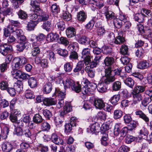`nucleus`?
Returning a JSON list of instances; mask_svg holds the SVG:
<instances>
[{"label":"nucleus","instance_id":"obj_1","mask_svg":"<svg viewBox=\"0 0 152 152\" xmlns=\"http://www.w3.org/2000/svg\"><path fill=\"white\" fill-rule=\"evenodd\" d=\"M113 71V67L110 66L105 69V75L103 76V80L107 84L114 81L115 80Z\"/></svg>","mask_w":152,"mask_h":152},{"label":"nucleus","instance_id":"obj_2","mask_svg":"<svg viewBox=\"0 0 152 152\" xmlns=\"http://www.w3.org/2000/svg\"><path fill=\"white\" fill-rule=\"evenodd\" d=\"M27 62L26 59L24 57H16L14 58L13 61V71L18 70L22 65L25 64Z\"/></svg>","mask_w":152,"mask_h":152},{"label":"nucleus","instance_id":"obj_3","mask_svg":"<svg viewBox=\"0 0 152 152\" xmlns=\"http://www.w3.org/2000/svg\"><path fill=\"white\" fill-rule=\"evenodd\" d=\"M90 49L88 48H84L82 52L81 58L84 61L86 65L88 64L89 63L92 59L93 56L91 53Z\"/></svg>","mask_w":152,"mask_h":152},{"label":"nucleus","instance_id":"obj_4","mask_svg":"<svg viewBox=\"0 0 152 152\" xmlns=\"http://www.w3.org/2000/svg\"><path fill=\"white\" fill-rule=\"evenodd\" d=\"M35 12L36 13H33L30 16V18L32 20H35L37 18V20L35 21L38 23L47 20L49 18V15L43 12V11H42V15H43V16L42 15H39L38 12Z\"/></svg>","mask_w":152,"mask_h":152},{"label":"nucleus","instance_id":"obj_5","mask_svg":"<svg viewBox=\"0 0 152 152\" xmlns=\"http://www.w3.org/2000/svg\"><path fill=\"white\" fill-rule=\"evenodd\" d=\"M12 50V46L7 44L0 45V53L4 56H6Z\"/></svg>","mask_w":152,"mask_h":152},{"label":"nucleus","instance_id":"obj_6","mask_svg":"<svg viewBox=\"0 0 152 152\" xmlns=\"http://www.w3.org/2000/svg\"><path fill=\"white\" fill-rule=\"evenodd\" d=\"M30 4L32 7V9L34 12H38L39 15H42V10L41 9L39 3L36 0H31Z\"/></svg>","mask_w":152,"mask_h":152},{"label":"nucleus","instance_id":"obj_7","mask_svg":"<svg viewBox=\"0 0 152 152\" xmlns=\"http://www.w3.org/2000/svg\"><path fill=\"white\" fill-rule=\"evenodd\" d=\"M11 72L13 75H15V76L23 80L27 79L29 77V75L20 70L12 71Z\"/></svg>","mask_w":152,"mask_h":152},{"label":"nucleus","instance_id":"obj_8","mask_svg":"<svg viewBox=\"0 0 152 152\" xmlns=\"http://www.w3.org/2000/svg\"><path fill=\"white\" fill-rule=\"evenodd\" d=\"M68 84V87H71L72 90H74L76 92L79 93L80 90V85L75 84L74 81L71 79H69L67 80V85ZM68 87H67V88Z\"/></svg>","mask_w":152,"mask_h":152},{"label":"nucleus","instance_id":"obj_9","mask_svg":"<svg viewBox=\"0 0 152 152\" xmlns=\"http://www.w3.org/2000/svg\"><path fill=\"white\" fill-rule=\"evenodd\" d=\"M132 94L134 104L139 102L142 100L143 99V96L142 94L137 91L132 90Z\"/></svg>","mask_w":152,"mask_h":152},{"label":"nucleus","instance_id":"obj_10","mask_svg":"<svg viewBox=\"0 0 152 152\" xmlns=\"http://www.w3.org/2000/svg\"><path fill=\"white\" fill-rule=\"evenodd\" d=\"M43 103L46 106H49L55 104L56 102L54 99L51 97L45 98L43 100Z\"/></svg>","mask_w":152,"mask_h":152},{"label":"nucleus","instance_id":"obj_11","mask_svg":"<svg viewBox=\"0 0 152 152\" xmlns=\"http://www.w3.org/2000/svg\"><path fill=\"white\" fill-rule=\"evenodd\" d=\"M123 79L125 84L129 87L133 88L134 85V81L130 77L126 78L125 76H123Z\"/></svg>","mask_w":152,"mask_h":152},{"label":"nucleus","instance_id":"obj_12","mask_svg":"<svg viewBox=\"0 0 152 152\" xmlns=\"http://www.w3.org/2000/svg\"><path fill=\"white\" fill-rule=\"evenodd\" d=\"M152 66V59L151 60L150 64L146 60L140 62L138 65V67L140 69H145L149 66Z\"/></svg>","mask_w":152,"mask_h":152},{"label":"nucleus","instance_id":"obj_13","mask_svg":"<svg viewBox=\"0 0 152 152\" xmlns=\"http://www.w3.org/2000/svg\"><path fill=\"white\" fill-rule=\"evenodd\" d=\"M148 85L147 84H140L137 85L133 90L139 93L144 92L147 88Z\"/></svg>","mask_w":152,"mask_h":152},{"label":"nucleus","instance_id":"obj_14","mask_svg":"<svg viewBox=\"0 0 152 152\" xmlns=\"http://www.w3.org/2000/svg\"><path fill=\"white\" fill-rule=\"evenodd\" d=\"M94 105L97 109H101L105 106L104 103L102 99H95L94 100Z\"/></svg>","mask_w":152,"mask_h":152},{"label":"nucleus","instance_id":"obj_15","mask_svg":"<svg viewBox=\"0 0 152 152\" xmlns=\"http://www.w3.org/2000/svg\"><path fill=\"white\" fill-rule=\"evenodd\" d=\"M107 85L104 82L99 83L96 86L99 92L103 93L107 91Z\"/></svg>","mask_w":152,"mask_h":152},{"label":"nucleus","instance_id":"obj_16","mask_svg":"<svg viewBox=\"0 0 152 152\" xmlns=\"http://www.w3.org/2000/svg\"><path fill=\"white\" fill-rule=\"evenodd\" d=\"M59 38V36L56 33H51L47 35V39L50 42L57 41Z\"/></svg>","mask_w":152,"mask_h":152},{"label":"nucleus","instance_id":"obj_17","mask_svg":"<svg viewBox=\"0 0 152 152\" xmlns=\"http://www.w3.org/2000/svg\"><path fill=\"white\" fill-rule=\"evenodd\" d=\"M81 85H80V91H81L82 93L84 95L89 94H90V92L92 91L95 88H94L93 86H92V88L90 86H85L82 88H81Z\"/></svg>","mask_w":152,"mask_h":152},{"label":"nucleus","instance_id":"obj_18","mask_svg":"<svg viewBox=\"0 0 152 152\" xmlns=\"http://www.w3.org/2000/svg\"><path fill=\"white\" fill-rule=\"evenodd\" d=\"M135 113L136 115L138 116L140 118L142 119L145 122H148L149 121L148 118L141 110H136Z\"/></svg>","mask_w":152,"mask_h":152},{"label":"nucleus","instance_id":"obj_19","mask_svg":"<svg viewBox=\"0 0 152 152\" xmlns=\"http://www.w3.org/2000/svg\"><path fill=\"white\" fill-rule=\"evenodd\" d=\"M104 62L106 66L113 67V65L114 62V59L111 57H107L104 59Z\"/></svg>","mask_w":152,"mask_h":152},{"label":"nucleus","instance_id":"obj_20","mask_svg":"<svg viewBox=\"0 0 152 152\" xmlns=\"http://www.w3.org/2000/svg\"><path fill=\"white\" fill-rule=\"evenodd\" d=\"M86 18V14L84 11H81L78 13L77 18L79 21L83 22L85 21Z\"/></svg>","mask_w":152,"mask_h":152},{"label":"nucleus","instance_id":"obj_21","mask_svg":"<svg viewBox=\"0 0 152 152\" xmlns=\"http://www.w3.org/2000/svg\"><path fill=\"white\" fill-rule=\"evenodd\" d=\"M101 129L99 124L97 123H95L92 124L90 130L92 133L99 132Z\"/></svg>","mask_w":152,"mask_h":152},{"label":"nucleus","instance_id":"obj_22","mask_svg":"<svg viewBox=\"0 0 152 152\" xmlns=\"http://www.w3.org/2000/svg\"><path fill=\"white\" fill-rule=\"evenodd\" d=\"M52 89V85L51 83L48 82L45 84L43 87V91L44 93H49Z\"/></svg>","mask_w":152,"mask_h":152},{"label":"nucleus","instance_id":"obj_23","mask_svg":"<svg viewBox=\"0 0 152 152\" xmlns=\"http://www.w3.org/2000/svg\"><path fill=\"white\" fill-rule=\"evenodd\" d=\"M51 139L52 142L56 144L59 145L60 144L62 145L63 144V140H60V139L58 138L57 134L55 133H53L52 134Z\"/></svg>","mask_w":152,"mask_h":152},{"label":"nucleus","instance_id":"obj_24","mask_svg":"<svg viewBox=\"0 0 152 152\" xmlns=\"http://www.w3.org/2000/svg\"><path fill=\"white\" fill-rule=\"evenodd\" d=\"M44 119L42 118V116L39 114H35L33 117V121L34 123L37 124H39L42 123Z\"/></svg>","mask_w":152,"mask_h":152},{"label":"nucleus","instance_id":"obj_25","mask_svg":"<svg viewBox=\"0 0 152 152\" xmlns=\"http://www.w3.org/2000/svg\"><path fill=\"white\" fill-rule=\"evenodd\" d=\"M2 148L5 152H9L12 148V146L11 144L9 142H7L4 143L2 146Z\"/></svg>","mask_w":152,"mask_h":152},{"label":"nucleus","instance_id":"obj_26","mask_svg":"<svg viewBox=\"0 0 152 152\" xmlns=\"http://www.w3.org/2000/svg\"><path fill=\"white\" fill-rule=\"evenodd\" d=\"M125 41L124 38L118 34V36L115 38L114 43L116 44L120 45L124 43Z\"/></svg>","mask_w":152,"mask_h":152},{"label":"nucleus","instance_id":"obj_27","mask_svg":"<svg viewBox=\"0 0 152 152\" xmlns=\"http://www.w3.org/2000/svg\"><path fill=\"white\" fill-rule=\"evenodd\" d=\"M76 31L75 29L72 27H69L67 28V37L71 38L75 35Z\"/></svg>","mask_w":152,"mask_h":152},{"label":"nucleus","instance_id":"obj_28","mask_svg":"<svg viewBox=\"0 0 152 152\" xmlns=\"http://www.w3.org/2000/svg\"><path fill=\"white\" fill-rule=\"evenodd\" d=\"M85 70L88 74V76L91 78H93L95 76V71L91 69L88 66H87L85 69Z\"/></svg>","mask_w":152,"mask_h":152},{"label":"nucleus","instance_id":"obj_29","mask_svg":"<svg viewBox=\"0 0 152 152\" xmlns=\"http://www.w3.org/2000/svg\"><path fill=\"white\" fill-rule=\"evenodd\" d=\"M123 115L122 111L120 109L115 110L113 112V118L115 119L120 118Z\"/></svg>","mask_w":152,"mask_h":152},{"label":"nucleus","instance_id":"obj_30","mask_svg":"<svg viewBox=\"0 0 152 152\" xmlns=\"http://www.w3.org/2000/svg\"><path fill=\"white\" fill-rule=\"evenodd\" d=\"M29 86L31 88L35 87L37 86V81L35 78L34 77H31L29 78L28 81Z\"/></svg>","mask_w":152,"mask_h":152},{"label":"nucleus","instance_id":"obj_31","mask_svg":"<svg viewBox=\"0 0 152 152\" xmlns=\"http://www.w3.org/2000/svg\"><path fill=\"white\" fill-rule=\"evenodd\" d=\"M14 87L15 88L16 91L20 93L23 90V83L21 81L18 82L17 83H15Z\"/></svg>","mask_w":152,"mask_h":152},{"label":"nucleus","instance_id":"obj_32","mask_svg":"<svg viewBox=\"0 0 152 152\" xmlns=\"http://www.w3.org/2000/svg\"><path fill=\"white\" fill-rule=\"evenodd\" d=\"M121 88V83L119 81L114 82L112 85V88L113 91H117L119 90Z\"/></svg>","mask_w":152,"mask_h":152},{"label":"nucleus","instance_id":"obj_33","mask_svg":"<svg viewBox=\"0 0 152 152\" xmlns=\"http://www.w3.org/2000/svg\"><path fill=\"white\" fill-rule=\"evenodd\" d=\"M55 94L56 96H58L59 99L61 100H63L65 98L66 94L65 91L64 92H62L56 89Z\"/></svg>","mask_w":152,"mask_h":152},{"label":"nucleus","instance_id":"obj_34","mask_svg":"<svg viewBox=\"0 0 152 152\" xmlns=\"http://www.w3.org/2000/svg\"><path fill=\"white\" fill-rule=\"evenodd\" d=\"M135 20L139 23L143 22L144 17V15H142L141 12L136 14L134 16Z\"/></svg>","mask_w":152,"mask_h":152},{"label":"nucleus","instance_id":"obj_35","mask_svg":"<svg viewBox=\"0 0 152 152\" xmlns=\"http://www.w3.org/2000/svg\"><path fill=\"white\" fill-rule=\"evenodd\" d=\"M38 23L37 22L33 21H31L28 22L27 25L28 30L29 31L34 30Z\"/></svg>","mask_w":152,"mask_h":152},{"label":"nucleus","instance_id":"obj_36","mask_svg":"<svg viewBox=\"0 0 152 152\" xmlns=\"http://www.w3.org/2000/svg\"><path fill=\"white\" fill-rule=\"evenodd\" d=\"M120 99V95H115L111 97L110 101L113 104L115 105L117 104Z\"/></svg>","mask_w":152,"mask_h":152},{"label":"nucleus","instance_id":"obj_37","mask_svg":"<svg viewBox=\"0 0 152 152\" xmlns=\"http://www.w3.org/2000/svg\"><path fill=\"white\" fill-rule=\"evenodd\" d=\"M9 88L7 81L3 80L0 83V89L2 90H7Z\"/></svg>","mask_w":152,"mask_h":152},{"label":"nucleus","instance_id":"obj_38","mask_svg":"<svg viewBox=\"0 0 152 152\" xmlns=\"http://www.w3.org/2000/svg\"><path fill=\"white\" fill-rule=\"evenodd\" d=\"M106 18L107 20L114 19L115 18L114 13L111 11L108 10L105 13Z\"/></svg>","mask_w":152,"mask_h":152},{"label":"nucleus","instance_id":"obj_39","mask_svg":"<svg viewBox=\"0 0 152 152\" xmlns=\"http://www.w3.org/2000/svg\"><path fill=\"white\" fill-rule=\"evenodd\" d=\"M51 11L53 15L55 16L60 11V9L55 4H53L51 7Z\"/></svg>","mask_w":152,"mask_h":152},{"label":"nucleus","instance_id":"obj_40","mask_svg":"<svg viewBox=\"0 0 152 152\" xmlns=\"http://www.w3.org/2000/svg\"><path fill=\"white\" fill-rule=\"evenodd\" d=\"M89 39L85 36H83L79 40V42L82 44L87 45L88 44Z\"/></svg>","mask_w":152,"mask_h":152},{"label":"nucleus","instance_id":"obj_41","mask_svg":"<svg viewBox=\"0 0 152 152\" xmlns=\"http://www.w3.org/2000/svg\"><path fill=\"white\" fill-rule=\"evenodd\" d=\"M51 24L50 22L48 21L44 22L42 26L44 29L47 31H50L51 27Z\"/></svg>","mask_w":152,"mask_h":152},{"label":"nucleus","instance_id":"obj_42","mask_svg":"<svg viewBox=\"0 0 152 152\" xmlns=\"http://www.w3.org/2000/svg\"><path fill=\"white\" fill-rule=\"evenodd\" d=\"M23 134L28 137L30 138L32 135L31 133L28 128V126H26L23 129Z\"/></svg>","mask_w":152,"mask_h":152},{"label":"nucleus","instance_id":"obj_43","mask_svg":"<svg viewBox=\"0 0 152 152\" xmlns=\"http://www.w3.org/2000/svg\"><path fill=\"white\" fill-rule=\"evenodd\" d=\"M141 12L144 15V18L150 16L152 14V12L150 10L145 8L141 10Z\"/></svg>","mask_w":152,"mask_h":152},{"label":"nucleus","instance_id":"obj_44","mask_svg":"<svg viewBox=\"0 0 152 152\" xmlns=\"http://www.w3.org/2000/svg\"><path fill=\"white\" fill-rule=\"evenodd\" d=\"M24 1V0H12L14 8L16 9L19 7Z\"/></svg>","mask_w":152,"mask_h":152},{"label":"nucleus","instance_id":"obj_45","mask_svg":"<svg viewBox=\"0 0 152 152\" xmlns=\"http://www.w3.org/2000/svg\"><path fill=\"white\" fill-rule=\"evenodd\" d=\"M113 22L115 26L118 28H121L123 24L122 21L116 18H114Z\"/></svg>","mask_w":152,"mask_h":152},{"label":"nucleus","instance_id":"obj_46","mask_svg":"<svg viewBox=\"0 0 152 152\" xmlns=\"http://www.w3.org/2000/svg\"><path fill=\"white\" fill-rule=\"evenodd\" d=\"M25 44L23 42H20L16 45V48L17 50L20 51H22L26 47Z\"/></svg>","mask_w":152,"mask_h":152},{"label":"nucleus","instance_id":"obj_47","mask_svg":"<svg viewBox=\"0 0 152 152\" xmlns=\"http://www.w3.org/2000/svg\"><path fill=\"white\" fill-rule=\"evenodd\" d=\"M41 127L43 131H48L50 128V124L46 121H44L41 124Z\"/></svg>","mask_w":152,"mask_h":152},{"label":"nucleus","instance_id":"obj_48","mask_svg":"<svg viewBox=\"0 0 152 152\" xmlns=\"http://www.w3.org/2000/svg\"><path fill=\"white\" fill-rule=\"evenodd\" d=\"M16 112H15L14 113H12L10 116V120L13 122L15 123L17 121H18L17 120V114L18 113H16Z\"/></svg>","mask_w":152,"mask_h":152},{"label":"nucleus","instance_id":"obj_49","mask_svg":"<svg viewBox=\"0 0 152 152\" xmlns=\"http://www.w3.org/2000/svg\"><path fill=\"white\" fill-rule=\"evenodd\" d=\"M128 48L127 46L122 45L120 49V52L122 54L125 55L127 53Z\"/></svg>","mask_w":152,"mask_h":152},{"label":"nucleus","instance_id":"obj_50","mask_svg":"<svg viewBox=\"0 0 152 152\" xmlns=\"http://www.w3.org/2000/svg\"><path fill=\"white\" fill-rule=\"evenodd\" d=\"M108 139L107 134L104 133L103 134L101 140V143L104 146H106L107 145V141Z\"/></svg>","mask_w":152,"mask_h":152},{"label":"nucleus","instance_id":"obj_51","mask_svg":"<svg viewBox=\"0 0 152 152\" xmlns=\"http://www.w3.org/2000/svg\"><path fill=\"white\" fill-rule=\"evenodd\" d=\"M18 14L19 18L21 19H25L27 16V14L26 12L22 10H20Z\"/></svg>","mask_w":152,"mask_h":152},{"label":"nucleus","instance_id":"obj_52","mask_svg":"<svg viewBox=\"0 0 152 152\" xmlns=\"http://www.w3.org/2000/svg\"><path fill=\"white\" fill-rule=\"evenodd\" d=\"M42 113L44 115L48 118L50 119V118L52 116V114L51 112L48 110L45 109L43 110Z\"/></svg>","mask_w":152,"mask_h":152},{"label":"nucleus","instance_id":"obj_53","mask_svg":"<svg viewBox=\"0 0 152 152\" xmlns=\"http://www.w3.org/2000/svg\"><path fill=\"white\" fill-rule=\"evenodd\" d=\"M135 140L134 137L129 134L126 135L125 138V142L128 144L131 143Z\"/></svg>","mask_w":152,"mask_h":152},{"label":"nucleus","instance_id":"obj_54","mask_svg":"<svg viewBox=\"0 0 152 152\" xmlns=\"http://www.w3.org/2000/svg\"><path fill=\"white\" fill-rule=\"evenodd\" d=\"M58 28L61 31H63L65 28L66 25L65 23L63 21H60L58 22L56 24Z\"/></svg>","mask_w":152,"mask_h":152},{"label":"nucleus","instance_id":"obj_55","mask_svg":"<svg viewBox=\"0 0 152 152\" xmlns=\"http://www.w3.org/2000/svg\"><path fill=\"white\" fill-rule=\"evenodd\" d=\"M25 96L27 99H32L34 98V96L33 94L32 91L30 90H27L26 91Z\"/></svg>","mask_w":152,"mask_h":152},{"label":"nucleus","instance_id":"obj_56","mask_svg":"<svg viewBox=\"0 0 152 152\" xmlns=\"http://www.w3.org/2000/svg\"><path fill=\"white\" fill-rule=\"evenodd\" d=\"M129 123V124L128 126V129L129 131H132L136 127V122L133 120L131 121Z\"/></svg>","mask_w":152,"mask_h":152},{"label":"nucleus","instance_id":"obj_57","mask_svg":"<svg viewBox=\"0 0 152 152\" xmlns=\"http://www.w3.org/2000/svg\"><path fill=\"white\" fill-rule=\"evenodd\" d=\"M114 34L113 32L110 33L108 36V41L110 43L114 42L115 39Z\"/></svg>","mask_w":152,"mask_h":152},{"label":"nucleus","instance_id":"obj_58","mask_svg":"<svg viewBox=\"0 0 152 152\" xmlns=\"http://www.w3.org/2000/svg\"><path fill=\"white\" fill-rule=\"evenodd\" d=\"M144 51L141 48H139L137 50L136 54L137 57L140 58L144 54Z\"/></svg>","mask_w":152,"mask_h":152},{"label":"nucleus","instance_id":"obj_59","mask_svg":"<svg viewBox=\"0 0 152 152\" xmlns=\"http://www.w3.org/2000/svg\"><path fill=\"white\" fill-rule=\"evenodd\" d=\"M121 94L125 98H128L130 97V94L126 89L122 90Z\"/></svg>","mask_w":152,"mask_h":152},{"label":"nucleus","instance_id":"obj_60","mask_svg":"<svg viewBox=\"0 0 152 152\" xmlns=\"http://www.w3.org/2000/svg\"><path fill=\"white\" fill-rule=\"evenodd\" d=\"M121 128L120 126L118 124L115 125L114 129V133L115 135H118L121 132Z\"/></svg>","mask_w":152,"mask_h":152},{"label":"nucleus","instance_id":"obj_61","mask_svg":"<svg viewBox=\"0 0 152 152\" xmlns=\"http://www.w3.org/2000/svg\"><path fill=\"white\" fill-rule=\"evenodd\" d=\"M7 91L11 96H14L16 94V90L14 87H9Z\"/></svg>","mask_w":152,"mask_h":152},{"label":"nucleus","instance_id":"obj_62","mask_svg":"<svg viewBox=\"0 0 152 152\" xmlns=\"http://www.w3.org/2000/svg\"><path fill=\"white\" fill-rule=\"evenodd\" d=\"M13 134L18 136H22L23 135V130L22 129L16 127L13 132Z\"/></svg>","mask_w":152,"mask_h":152},{"label":"nucleus","instance_id":"obj_63","mask_svg":"<svg viewBox=\"0 0 152 152\" xmlns=\"http://www.w3.org/2000/svg\"><path fill=\"white\" fill-rule=\"evenodd\" d=\"M120 60L121 62L124 64H129L130 61L129 58L125 56L122 57Z\"/></svg>","mask_w":152,"mask_h":152},{"label":"nucleus","instance_id":"obj_64","mask_svg":"<svg viewBox=\"0 0 152 152\" xmlns=\"http://www.w3.org/2000/svg\"><path fill=\"white\" fill-rule=\"evenodd\" d=\"M97 32L98 35L100 36H102L105 33V30L104 28L102 27H99L97 29Z\"/></svg>","mask_w":152,"mask_h":152}]
</instances>
